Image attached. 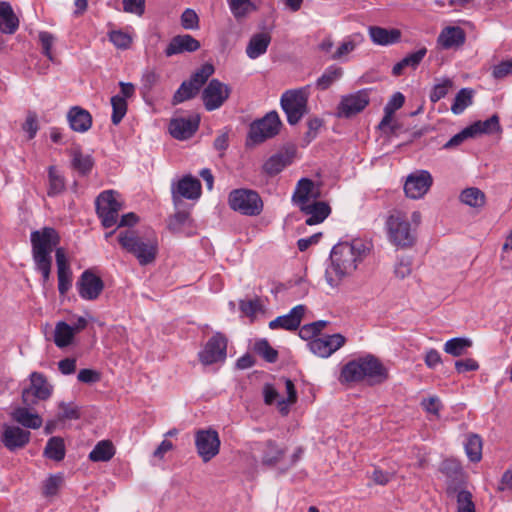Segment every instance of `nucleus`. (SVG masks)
<instances>
[{"label": "nucleus", "mask_w": 512, "mask_h": 512, "mask_svg": "<svg viewBox=\"0 0 512 512\" xmlns=\"http://www.w3.org/2000/svg\"><path fill=\"white\" fill-rule=\"evenodd\" d=\"M371 244L362 239L336 244L330 253V265L325 277L331 287H336L347 276L352 275L360 262L369 254Z\"/></svg>", "instance_id": "obj_1"}, {"label": "nucleus", "mask_w": 512, "mask_h": 512, "mask_svg": "<svg viewBox=\"0 0 512 512\" xmlns=\"http://www.w3.org/2000/svg\"><path fill=\"white\" fill-rule=\"evenodd\" d=\"M365 379L370 383H381L387 379L385 367L370 354L346 363L338 378L342 384L361 382Z\"/></svg>", "instance_id": "obj_2"}, {"label": "nucleus", "mask_w": 512, "mask_h": 512, "mask_svg": "<svg viewBox=\"0 0 512 512\" xmlns=\"http://www.w3.org/2000/svg\"><path fill=\"white\" fill-rule=\"evenodd\" d=\"M118 242L123 249L133 254L142 266L156 259L158 241L155 235L142 237L133 230H125L119 233Z\"/></svg>", "instance_id": "obj_3"}, {"label": "nucleus", "mask_w": 512, "mask_h": 512, "mask_svg": "<svg viewBox=\"0 0 512 512\" xmlns=\"http://www.w3.org/2000/svg\"><path fill=\"white\" fill-rule=\"evenodd\" d=\"M309 95V85L287 90L282 94L280 104L290 125L297 124L307 114Z\"/></svg>", "instance_id": "obj_4"}, {"label": "nucleus", "mask_w": 512, "mask_h": 512, "mask_svg": "<svg viewBox=\"0 0 512 512\" xmlns=\"http://www.w3.org/2000/svg\"><path fill=\"white\" fill-rule=\"evenodd\" d=\"M386 226L390 241L402 248L410 247L414 244L415 228H412L406 214L402 211H394L387 219Z\"/></svg>", "instance_id": "obj_5"}, {"label": "nucleus", "mask_w": 512, "mask_h": 512, "mask_svg": "<svg viewBox=\"0 0 512 512\" xmlns=\"http://www.w3.org/2000/svg\"><path fill=\"white\" fill-rule=\"evenodd\" d=\"M229 206L232 210L247 216H257L263 210L259 194L250 189H235L229 193Z\"/></svg>", "instance_id": "obj_6"}, {"label": "nucleus", "mask_w": 512, "mask_h": 512, "mask_svg": "<svg viewBox=\"0 0 512 512\" xmlns=\"http://www.w3.org/2000/svg\"><path fill=\"white\" fill-rule=\"evenodd\" d=\"M30 241L33 260L48 259L53 248L59 244L60 237L54 228L44 227L31 232Z\"/></svg>", "instance_id": "obj_7"}, {"label": "nucleus", "mask_w": 512, "mask_h": 512, "mask_svg": "<svg viewBox=\"0 0 512 512\" xmlns=\"http://www.w3.org/2000/svg\"><path fill=\"white\" fill-rule=\"evenodd\" d=\"M53 392V386L49 384L44 374L32 372L30 374V385L22 391V403L28 406H35L39 401L49 399Z\"/></svg>", "instance_id": "obj_8"}, {"label": "nucleus", "mask_w": 512, "mask_h": 512, "mask_svg": "<svg viewBox=\"0 0 512 512\" xmlns=\"http://www.w3.org/2000/svg\"><path fill=\"white\" fill-rule=\"evenodd\" d=\"M117 193L106 190L96 198V211L105 228H110L117 223L121 203L116 198Z\"/></svg>", "instance_id": "obj_9"}, {"label": "nucleus", "mask_w": 512, "mask_h": 512, "mask_svg": "<svg viewBox=\"0 0 512 512\" xmlns=\"http://www.w3.org/2000/svg\"><path fill=\"white\" fill-rule=\"evenodd\" d=\"M281 126V121L278 113L271 111L267 113L262 119L254 121L250 125L249 139L253 143H261L268 138L278 134Z\"/></svg>", "instance_id": "obj_10"}, {"label": "nucleus", "mask_w": 512, "mask_h": 512, "mask_svg": "<svg viewBox=\"0 0 512 512\" xmlns=\"http://www.w3.org/2000/svg\"><path fill=\"white\" fill-rule=\"evenodd\" d=\"M227 342L224 334L216 332L198 353L199 361L203 365H212L224 361L227 356Z\"/></svg>", "instance_id": "obj_11"}, {"label": "nucleus", "mask_w": 512, "mask_h": 512, "mask_svg": "<svg viewBox=\"0 0 512 512\" xmlns=\"http://www.w3.org/2000/svg\"><path fill=\"white\" fill-rule=\"evenodd\" d=\"M220 438L216 430L201 429L195 433V446L203 462H209L220 450Z\"/></svg>", "instance_id": "obj_12"}, {"label": "nucleus", "mask_w": 512, "mask_h": 512, "mask_svg": "<svg viewBox=\"0 0 512 512\" xmlns=\"http://www.w3.org/2000/svg\"><path fill=\"white\" fill-rule=\"evenodd\" d=\"M433 184V178L427 170H417L409 174L404 184V192L408 198L420 199L426 195Z\"/></svg>", "instance_id": "obj_13"}, {"label": "nucleus", "mask_w": 512, "mask_h": 512, "mask_svg": "<svg viewBox=\"0 0 512 512\" xmlns=\"http://www.w3.org/2000/svg\"><path fill=\"white\" fill-rule=\"evenodd\" d=\"M231 93L230 87L219 81L212 79L202 92V99L205 108L213 111L220 108L229 98Z\"/></svg>", "instance_id": "obj_14"}, {"label": "nucleus", "mask_w": 512, "mask_h": 512, "mask_svg": "<svg viewBox=\"0 0 512 512\" xmlns=\"http://www.w3.org/2000/svg\"><path fill=\"white\" fill-rule=\"evenodd\" d=\"M171 193L175 206H177L183 198L196 200L201 195V183L196 177L186 175L172 184Z\"/></svg>", "instance_id": "obj_15"}, {"label": "nucleus", "mask_w": 512, "mask_h": 512, "mask_svg": "<svg viewBox=\"0 0 512 512\" xmlns=\"http://www.w3.org/2000/svg\"><path fill=\"white\" fill-rule=\"evenodd\" d=\"M346 342L342 334L324 335L308 342L309 350L316 356L327 358L339 350Z\"/></svg>", "instance_id": "obj_16"}, {"label": "nucleus", "mask_w": 512, "mask_h": 512, "mask_svg": "<svg viewBox=\"0 0 512 512\" xmlns=\"http://www.w3.org/2000/svg\"><path fill=\"white\" fill-rule=\"evenodd\" d=\"M79 295L84 300H95L104 289V283L100 277L90 270L84 271L77 281Z\"/></svg>", "instance_id": "obj_17"}, {"label": "nucleus", "mask_w": 512, "mask_h": 512, "mask_svg": "<svg viewBox=\"0 0 512 512\" xmlns=\"http://www.w3.org/2000/svg\"><path fill=\"white\" fill-rule=\"evenodd\" d=\"M369 101L367 90L343 96L338 105V115L346 118L355 115L361 112L369 104Z\"/></svg>", "instance_id": "obj_18"}, {"label": "nucleus", "mask_w": 512, "mask_h": 512, "mask_svg": "<svg viewBox=\"0 0 512 512\" xmlns=\"http://www.w3.org/2000/svg\"><path fill=\"white\" fill-rule=\"evenodd\" d=\"M30 437L31 433L26 429L15 425H3L2 443L10 451L25 447L29 443Z\"/></svg>", "instance_id": "obj_19"}, {"label": "nucleus", "mask_w": 512, "mask_h": 512, "mask_svg": "<svg viewBox=\"0 0 512 512\" xmlns=\"http://www.w3.org/2000/svg\"><path fill=\"white\" fill-rule=\"evenodd\" d=\"M58 277V290L65 295L72 286V271L64 248L59 247L55 253Z\"/></svg>", "instance_id": "obj_20"}, {"label": "nucleus", "mask_w": 512, "mask_h": 512, "mask_svg": "<svg viewBox=\"0 0 512 512\" xmlns=\"http://www.w3.org/2000/svg\"><path fill=\"white\" fill-rule=\"evenodd\" d=\"M34 406H17L11 413V419L21 425L23 429H38L43 424L42 417L33 411Z\"/></svg>", "instance_id": "obj_21"}, {"label": "nucleus", "mask_w": 512, "mask_h": 512, "mask_svg": "<svg viewBox=\"0 0 512 512\" xmlns=\"http://www.w3.org/2000/svg\"><path fill=\"white\" fill-rule=\"evenodd\" d=\"M305 311L306 307L304 305H297L292 308L289 313L270 321L269 328L272 330L279 328L285 330H296L301 324Z\"/></svg>", "instance_id": "obj_22"}, {"label": "nucleus", "mask_w": 512, "mask_h": 512, "mask_svg": "<svg viewBox=\"0 0 512 512\" xmlns=\"http://www.w3.org/2000/svg\"><path fill=\"white\" fill-rule=\"evenodd\" d=\"M200 46V42L189 34L177 35L170 40L165 49V55L170 57L184 52H194Z\"/></svg>", "instance_id": "obj_23"}, {"label": "nucleus", "mask_w": 512, "mask_h": 512, "mask_svg": "<svg viewBox=\"0 0 512 512\" xmlns=\"http://www.w3.org/2000/svg\"><path fill=\"white\" fill-rule=\"evenodd\" d=\"M466 40V34L461 27H445L437 38L438 45L443 49H458Z\"/></svg>", "instance_id": "obj_24"}, {"label": "nucleus", "mask_w": 512, "mask_h": 512, "mask_svg": "<svg viewBox=\"0 0 512 512\" xmlns=\"http://www.w3.org/2000/svg\"><path fill=\"white\" fill-rule=\"evenodd\" d=\"M199 126L198 119L176 118L169 125L170 134L178 140H186L194 135Z\"/></svg>", "instance_id": "obj_25"}, {"label": "nucleus", "mask_w": 512, "mask_h": 512, "mask_svg": "<svg viewBox=\"0 0 512 512\" xmlns=\"http://www.w3.org/2000/svg\"><path fill=\"white\" fill-rule=\"evenodd\" d=\"M317 197L318 192L315 191L314 182L308 178H302L296 185L292 200L299 208H302L316 200Z\"/></svg>", "instance_id": "obj_26"}, {"label": "nucleus", "mask_w": 512, "mask_h": 512, "mask_svg": "<svg viewBox=\"0 0 512 512\" xmlns=\"http://www.w3.org/2000/svg\"><path fill=\"white\" fill-rule=\"evenodd\" d=\"M368 34L371 41L380 46H389L400 42L401 31L396 28H383L380 26H370L368 28Z\"/></svg>", "instance_id": "obj_27"}, {"label": "nucleus", "mask_w": 512, "mask_h": 512, "mask_svg": "<svg viewBox=\"0 0 512 512\" xmlns=\"http://www.w3.org/2000/svg\"><path fill=\"white\" fill-rule=\"evenodd\" d=\"M300 210L307 216L305 223L309 226L323 222L331 213V209L328 204L316 200L302 206Z\"/></svg>", "instance_id": "obj_28"}, {"label": "nucleus", "mask_w": 512, "mask_h": 512, "mask_svg": "<svg viewBox=\"0 0 512 512\" xmlns=\"http://www.w3.org/2000/svg\"><path fill=\"white\" fill-rule=\"evenodd\" d=\"M67 119L70 128L75 132L84 133L92 126L91 114L79 106L70 108L67 114Z\"/></svg>", "instance_id": "obj_29"}, {"label": "nucleus", "mask_w": 512, "mask_h": 512, "mask_svg": "<svg viewBox=\"0 0 512 512\" xmlns=\"http://www.w3.org/2000/svg\"><path fill=\"white\" fill-rule=\"evenodd\" d=\"M446 494L449 497H455L457 502V512H476L472 493L458 485L449 484L446 488Z\"/></svg>", "instance_id": "obj_30"}, {"label": "nucleus", "mask_w": 512, "mask_h": 512, "mask_svg": "<svg viewBox=\"0 0 512 512\" xmlns=\"http://www.w3.org/2000/svg\"><path fill=\"white\" fill-rule=\"evenodd\" d=\"M168 229L174 234L191 236L194 234L193 220L188 212L179 211L169 218Z\"/></svg>", "instance_id": "obj_31"}, {"label": "nucleus", "mask_w": 512, "mask_h": 512, "mask_svg": "<svg viewBox=\"0 0 512 512\" xmlns=\"http://www.w3.org/2000/svg\"><path fill=\"white\" fill-rule=\"evenodd\" d=\"M364 42V36L361 33H353L347 36L331 54L332 60L347 61L348 55Z\"/></svg>", "instance_id": "obj_32"}, {"label": "nucleus", "mask_w": 512, "mask_h": 512, "mask_svg": "<svg viewBox=\"0 0 512 512\" xmlns=\"http://www.w3.org/2000/svg\"><path fill=\"white\" fill-rule=\"evenodd\" d=\"M19 27V19L12 6L6 1L0 2V31L5 34H14Z\"/></svg>", "instance_id": "obj_33"}, {"label": "nucleus", "mask_w": 512, "mask_h": 512, "mask_svg": "<svg viewBox=\"0 0 512 512\" xmlns=\"http://www.w3.org/2000/svg\"><path fill=\"white\" fill-rule=\"evenodd\" d=\"M286 449L273 440H267L262 444V463L267 466H275L283 459Z\"/></svg>", "instance_id": "obj_34"}, {"label": "nucleus", "mask_w": 512, "mask_h": 512, "mask_svg": "<svg viewBox=\"0 0 512 512\" xmlns=\"http://www.w3.org/2000/svg\"><path fill=\"white\" fill-rule=\"evenodd\" d=\"M426 54L427 49L425 47H422L417 51L408 54L393 66L392 74L394 76H400L403 74L405 68H411L415 70L420 65Z\"/></svg>", "instance_id": "obj_35"}, {"label": "nucleus", "mask_w": 512, "mask_h": 512, "mask_svg": "<svg viewBox=\"0 0 512 512\" xmlns=\"http://www.w3.org/2000/svg\"><path fill=\"white\" fill-rule=\"evenodd\" d=\"M71 156V166L80 175H87L94 166V160L91 155L84 154L80 148H73L69 151Z\"/></svg>", "instance_id": "obj_36"}, {"label": "nucleus", "mask_w": 512, "mask_h": 512, "mask_svg": "<svg viewBox=\"0 0 512 512\" xmlns=\"http://www.w3.org/2000/svg\"><path fill=\"white\" fill-rule=\"evenodd\" d=\"M271 37L268 33H258L250 39L246 53L249 58L256 59L267 51Z\"/></svg>", "instance_id": "obj_37"}, {"label": "nucleus", "mask_w": 512, "mask_h": 512, "mask_svg": "<svg viewBox=\"0 0 512 512\" xmlns=\"http://www.w3.org/2000/svg\"><path fill=\"white\" fill-rule=\"evenodd\" d=\"M115 455V447L109 440L98 442L89 453V459L93 462H107Z\"/></svg>", "instance_id": "obj_38"}, {"label": "nucleus", "mask_w": 512, "mask_h": 512, "mask_svg": "<svg viewBox=\"0 0 512 512\" xmlns=\"http://www.w3.org/2000/svg\"><path fill=\"white\" fill-rule=\"evenodd\" d=\"M440 471L450 480L449 484L457 485L463 480V469L459 461L446 459L441 463Z\"/></svg>", "instance_id": "obj_39"}, {"label": "nucleus", "mask_w": 512, "mask_h": 512, "mask_svg": "<svg viewBox=\"0 0 512 512\" xmlns=\"http://www.w3.org/2000/svg\"><path fill=\"white\" fill-rule=\"evenodd\" d=\"M468 127L473 137L480 134H492L501 131L499 117L496 114L484 121H477Z\"/></svg>", "instance_id": "obj_40"}, {"label": "nucleus", "mask_w": 512, "mask_h": 512, "mask_svg": "<svg viewBox=\"0 0 512 512\" xmlns=\"http://www.w3.org/2000/svg\"><path fill=\"white\" fill-rule=\"evenodd\" d=\"M292 162L291 155L287 153H278L272 155L263 165L264 171L268 175H276L280 173L286 166Z\"/></svg>", "instance_id": "obj_41"}, {"label": "nucleus", "mask_w": 512, "mask_h": 512, "mask_svg": "<svg viewBox=\"0 0 512 512\" xmlns=\"http://www.w3.org/2000/svg\"><path fill=\"white\" fill-rule=\"evenodd\" d=\"M460 201L472 208H482L486 203V196L479 188L464 189L459 196Z\"/></svg>", "instance_id": "obj_42"}, {"label": "nucleus", "mask_w": 512, "mask_h": 512, "mask_svg": "<svg viewBox=\"0 0 512 512\" xmlns=\"http://www.w3.org/2000/svg\"><path fill=\"white\" fill-rule=\"evenodd\" d=\"M73 328L64 321H59L55 326L54 343L59 348L69 346L74 338Z\"/></svg>", "instance_id": "obj_43"}, {"label": "nucleus", "mask_w": 512, "mask_h": 512, "mask_svg": "<svg viewBox=\"0 0 512 512\" xmlns=\"http://www.w3.org/2000/svg\"><path fill=\"white\" fill-rule=\"evenodd\" d=\"M66 453L64 440L61 437H51L45 446L44 455L51 460L61 461Z\"/></svg>", "instance_id": "obj_44"}, {"label": "nucleus", "mask_w": 512, "mask_h": 512, "mask_svg": "<svg viewBox=\"0 0 512 512\" xmlns=\"http://www.w3.org/2000/svg\"><path fill=\"white\" fill-rule=\"evenodd\" d=\"M48 182L49 188L47 194L50 197L59 195L65 190V178L55 166L48 168Z\"/></svg>", "instance_id": "obj_45"}, {"label": "nucleus", "mask_w": 512, "mask_h": 512, "mask_svg": "<svg viewBox=\"0 0 512 512\" xmlns=\"http://www.w3.org/2000/svg\"><path fill=\"white\" fill-rule=\"evenodd\" d=\"M482 439L477 434H469L464 443L467 457L472 462H479L482 459Z\"/></svg>", "instance_id": "obj_46"}, {"label": "nucleus", "mask_w": 512, "mask_h": 512, "mask_svg": "<svg viewBox=\"0 0 512 512\" xmlns=\"http://www.w3.org/2000/svg\"><path fill=\"white\" fill-rule=\"evenodd\" d=\"M472 341L468 338L455 337L444 344V351L453 357H460L465 354L466 350L472 346Z\"/></svg>", "instance_id": "obj_47"}, {"label": "nucleus", "mask_w": 512, "mask_h": 512, "mask_svg": "<svg viewBox=\"0 0 512 512\" xmlns=\"http://www.w3.org/2000/svg\"><path fill=\"white\" fill-rule=\"evenodd\" d=\"M343 75L341 67L332 65L329 66L324 73L317 79L316 86L320 90L328 89L334 82L339 80Z\"/></svg>", "instance_id": "obj_48"}, {"label": "nucleus", "mask_w": 512, "mask_h": 512, "mask_svg": "<svg viewBox=\"0 0 512 512\" xmlns=\"http://www.w3.org/2000/svg\"><path fill=\"white\" fill-rule=\"evenodd\" d=\"M472 98L473 90L468 88L461 89L454 98L451 111L456 115L461 114L468 106L472 104Z\"/></svg>", "instance_id": "obj_49"}, {"label": "nucleus", "mask_w": 512, "mask_h": 512, "mask_svg": "<svg viewBox=\"0 0 512 512\" xmlns=\"http://www.w3.org/2000/svg\"><path fill=\"white\" fill-rule=\"evenodd\" d=\"M108 39L117 49L120 50L129 49L133 42V36L121 29L109 31Z\"/></svg>", "instance_id": "obj_50"}, {"label": "nucleus", "mask_w": 512, "mask_h": 512, "mask_svg": "<svg viewBox=\"0 0 512 512\" xmlns=\"http://www.w3.org/2000/svg\"><path fill=\"white\" fill-rule=\"evenodd\" d=\"M285 386L287 398L279 399L277 401V408L279 412L284 416L289 413V405H292L297 401V392L293 382L290 379H285Z\"/></svg>", "instance_id": "obj_51"}, {"label": "nucleus", "mask_w": 512, "mask_h": 512, "mask_svg": "<svg viewBox=\"0 0 512 512\" xmlns=\"http://www.w3.org/2000/svg\"><path fill=\"white\" fill-rule=\"evenodd\" d=\"M112 116L111 120L114 125H118L127 112V102L124 97L115 95L111 98Z\"/></svg>", "instance_id": "obj_52"}, {"label": "nucleus", "mask_w": 512, "mask_h": 512, "mask_svg": "<svg viewBox=\"0 0 512 512\" xmlns=\"http://www.w3.org/2000/svg\"><path fill=\"white\" fill-rule=\"evenodd\" d=\"M233 16L237 19L245 17L248 13L255 10L251 0H227Z\"/></svg>", "instance_id": "obj_53"}, {"label": "nucleus", "mask_w": 512, "mask_h": 512, "mask_svg": "<svg viewBox=\"0 0 512 512\" xmlns=\"http://www.w3.org/2000/svg\"><path fill=\"white\" fill-rule=\"evenodd\" d=\"M214 73V67L212 64L206 63L202 65V67L197 70L191 78L187 81L190 84L200 90L202 85L208 80V78Z\"/></svg>", "instance_id": "obj_54"}, {"label": "nucleus", "mask_w": 512, "mask_h": 512, "mask_svg": "<svg viewBox=\"0 0 512 512\" xmlns=\"http://www.w3.org/2000/svg\"><path fill=\"white\" fill-rule=\"evenodd\" d=\"M198 89H196L193 84L188 83L187 81H184L180 87L177 89L173 96L172 103L174 105L182 103L186 100H189L193 98L197 93Z\"/></svg>", "instance_id": "obj_55"}, {"label": "nucleus", "mask_w": 512, "mask_h": 512, "mask_svg": "<svg viewBox=\"0 0 512 512\" xmlns=\"http://www.w3.org/2000/svg\"><path fill=\"white\" fill-rule=\"evenodd\" d=\"M254 350L266 361L273 363L277 360V351L270 346L267 340H259L254 345Z\"/></svg>", "instance_id": "obj_56"}, {"label": "nucleus", "mask_w": 512, "mask_h": 512, "mask_svg": "<svg viewBox=\"0 0 512 512\" xmlns=\"http://www.w3.org/2000/svg\"><path fill=\"white\" fill-rule=\"evenodd\" d=\"M63 483V477L60 474L51 475L43 484V495L45 497L55 496Z\"/></svg>", "instance_id": "obj_57"}, {"label": "nucleus", "mask_w": 512, "mask_h": 512, "mask_svg": "<svg viewBox=\"0 0 512 512\" xmlns=\"http://www.w3.org/2000/svg\"><path fill=\"white\" fill-rule=\"evenodd\" d=\"M181 26L186 30H197L199 28V17L197 13L187 8L181 14Z\"/></svg>", "instance_id": "obj_58"}, {"label": "nucleus", "mask_w": 512, "mask_h": 512, "mask_svg": "<svg viewBox=\"0 0 512 512\" xmlns=\"http://www.w3.org/2000/svg\"><path fill=\"white\" fill-rule=\"evenodd\" d=\"M59 420H75L80 418L78 407L72 403L61 402L59 404Z\"/></svg>", "instance_id": "obj_59"}, {"label": "nucleus", "mask_w": 512, "mask_h": 512, "mask_svg": "<svg viewBox=\"0 0 512 512\" xmlns=\"http://www.w3.org/2000/svg\"><path fill=\"white\" fill-rule=\"evenodd\" d=\"M451 87L452 81L449 79H445L441 83L436 84L433 87L432 92L430 94V100L434 103L438 102L440 99L444 98L447 95Z\"/></svg>", "instance_id": "obj_60"}, {"label": "nucleus", "mask_w": 512, "mask_h": 512, "mask_svg": "<svg viewBox=\"0 0 512 512\" xmlns=\"http://www.w3.org/2000/svg\"><path fill=\"white\" fill-rule=\"evenodd\" d=\"M421 406L427 413L433 414L435 416H439V412L442 408L441 401L437 396L424 398L421 401Z\"/></svg>", "instance_id": "obj_61"}, {"label": "nucleus", "mask_w": 512, "mask_h": 512, "mask_svg": "<svg viewBox=\"0 0 512 512\" xmlns=\"http://www.w3.org/2000/svg\"><path fill=\"white\" fill-rule=\"evenodd\" d=\"M412 272V260L401 258L395 265L394 274L399 279H404Z\"/></svg>", "instance_id": "obj_62"}, {"label": "nucleus", "mask_w": 512, "mask_h": 512, "mask_svg": "<svg viewBox=\"0 0 512 512\" xmlns=\"http://www.w3.org/2000/svg\"><path fill=\"white\" fill-rule=\"evenodd\" d=\"M472 133L469 127L464 128L461 132L454 135L448 142L443 146L444 149H452L461 145L466 139L472 138Z\"/></svg>", "instance_id": "obj_63"}, {"label": "nucleus", "mask_w": 512, "mask_h": 512, "mask_svg": "<svg viewBox=\"0 0 512 512\" xmlns=\"http://www.w3.org/2000/svg\"><path fill=\"white\" fill-rule=\"evenodd\" d=\"M494 78L500 79L512 74V58L510 60L502 61L494 66L492 72Z\"/></svg>", "instance_id": "obj_64"}]
</instances>
